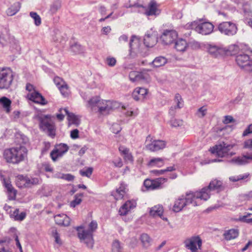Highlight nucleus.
<instances>
[{"mask_svg":"<svg viewBox=\"0 0 252 252\" xmlns=\"http://www.w3.org/2000/svg\"><path fill=\"white\" fill-rule=\"evenodd\" d=\"M119 106L120 104L117 101L102 99L98 96L91 97L87 104V107L91 111L97 110L100 115H108Z\"/></svg>","mask_w":252,"mask_h":252,"instance_id":"nucleus-1","label":"nucleus"},{"mask_svg":"<svg viewBox=\"0 0 252 252\" xmlns=\"http://www.w3.org/2000/svg\"><path fill=\"white\" fill-rule=\"evenodd\" d=\"M28 150L22 145L7 148L4 150L3 154L4 158L7 162L12 164H18L27 158Z\"/></svg>","mask_w":252,"mask_h":252,"instance_id":"nucleus-2","label":"nucleus"},{"mask_svg":"<svg viewBox=\"0 0 252 252\" xmlns=\"http://www.w3.org/2000/svg\"><path fill=\"white\" fill-rule=\"evenodd\" d=\"M97 228V223L94 220H92L88 225L84 224L82 226L77 228L78 237L89 248L92 249L93 248L94 244L93 233Z\"/></svg>","mask_w":252,"mask_h":252,"instance_id":"nucleus-3","label":"nucleus"},{"mask_svg":"<svg viewBox=\"0 0 252 252\" xmlns=\"http://www.w3.org/2000/svg\"><path fill=\"white\" fill-rule=\"evenodd\" d=\"M198 197L196 192L190 191L187 193L185 197L182 196L176 200L173 206V211L175 212H179L184 207L190 204L193 206L200 205L202 202L199 198H197Z\"/></svg>","mask_w":252,"mask_h":252,"instance_id":"nucleus-4","label":"nucleus"},{"mask_svg":"<svg viewBox=\"0 0 252 252\" xmlns=\"http://www.w3.org/2000/svg\"><path fill=\"white\" fill-rule=\"evenodd\" d=\"M14 73L9 67H0V90H7L11 87Z\"/></svg>","mask_w":252,"mask_h":252,"instance_id":"nucleus-5","label":"nucleus"},{"mask_svg":"<svg viewBox=\"0 0 252 252\" xmlns=\"http://www.w3.org/2000/svg\"><path fill=\"white\" fill-rule=\"evenodd\" d=\"M222 186V182L218 180L214 179L211 181L208 187L202 188L200 190L195 191L201 202L206 201L210 198V192L218 190Z\"/></svg>","mask_w":252,"mask_h":252,"instance_id":"nucleus-6","label":"nucleus"},{"mask_svg":"<svg viewBox=\"0 0 252 252\" xmlns=\"http://www.w3.org/2000/svg\"><path fill=\"white\" fill-rule=\"evenodd\" d=\"M234 146V145L222 142L213 147L210 149V151L220 158L232 156L235 153L230 152V150Z\"/></svg>","mask_w":252,"mask_h":252,"instance_id":"nucleus-7","label":"nucleus"},{"mask_svg":"<svg viewBox=\"0 0 252 252\" xmlns=\"http://www.w3.org/2000/svg\"><path fill=\"white\" fill-rule=\"evenodd\" d=\"M188 28L194 29L195 31L203 35L209 34L214 30V25L210 22H203L198 24L197 21H194L186 25Z\"/></svg>","mask_w":252,"mask_h":252,"instance_id":"nucleus-8","label":"nucleus"},{"mask_svg":"<svg viewBox=\"0 0 252 252\" xmlns=\"http://www.w3.org/2000/svg\"><path fill=\"white\" fill-rule=\"evenodd\" d=\"M235 62L242 69L247 71H252V59L248 55L242 51H239L236 55Z\"/></svg>","mask_w":252,"mask_h":252,"instance_id":"nucleus-9","label":"nucleus"},{"mask_svg":"<svg viewBox=\"0 0 252 252\" xmlns=\"http://www.w3.org/2000/svg\"><path fill=\"white\" fill-rule=\"evenodd\" d=\"M39 126L40 128L46 131L50 136L54 137L55 136L56 127L55 124L50 117L45 116L41 117L40 118Z\"/></svg>","mask_w":252,"mask_h":252,"instance_id":"nucleus-10","label":"nucleus"},{"mask_svg":"<svg viewBox=\"0 0 252 252\" xmlns=\"http://www.w3.org/2000/svg\"><path fill=\"white\" fill-rule=\"evenodd\" d=\"M244 147L250 149V153L239 157L233 159V160L238 164H245L250 161H252V139H250L245 141Z\"/></svg>","mask_w":252,"mask_h":252,"instance_id":"nucleus-11","label":"nucleus"},{"mask_svg":"<svg viewBox=\"0 0 252 252\" xmlns=\"http://www.w3.org/2000/svg\"><path fill=\"white\" fill-rule=\"evenodd\" d=\"M202 241L198 236H194L187 239L185 241V246L191 252H198L201 249Z\"/></svg>","mask_w":252,"mask_h":252,"instance_id":"nucleus-12","label":"nucleus"},{"mask_svg":"<svg viewBox=\"0 0 252 252\" xmlns=\"http://www.w3.org/2000/svg\"><path fill=\"white\" fill-rule=\"evenodd\" d=\"M219 31L223 34L231 36L235 34L237 32V27L232 22H223L218 26Z\"/></svg>","mask_w":252,"mask_h":252,"instance_id":"nucleus-13","label":"nucleus"},{"mask_svg":"<svg viewBox=\"0 0 252 252\" xmlns=\"http://www.w3.org/2000/svg\"><path fill=\"white\" fill-rule=\"evenodd\" d=\"M129 189L127 184L123 182L120 184L119 188L112 192V195L116 200L125 199L129 198Z\"/></svg>","mask_w":252,"mask_h":252,"instance_id":"nucleus-14","label":"nucleus"},{"mask_svg":"<svg viewBox=\"0 0 252 252\" xmlns=\"http://www.w3.org/2000/svg\"><path fill=\"white\" fill-rule=\"evenodd\" d=\"M178 36L175 30H165L160 36V40L165 45H170L177 39Z\"/></svg>","mask_w":252,"mask_h":252,"instance_id":"nucleus-15","label":"nucleus"},{"mask_svg":"<svg viewBox=\"0 0 252 252\" xmlns=\"http://www.w3.org/2000/svg\"><path fill=\"white\" fill-rule=\"evenodd\" d=\"M167 178H158L155 179H146L144 182L145 188L149 190H154L161 189L164 183L167 182Z\"/></svg>","mask_w":252,"mask_h":252,"instance_id":"nucleus-16","label":"nucleus"},{"mask_svg":"<svg viewBox=\"0 0 252 252\" xmlns=\"http://www.w3.org/2000/svg\"><path fill=\"white\" fill-rule=\"evenodd\" d=\"M160 4L156 0H151L145 8V14L147 16H158L161 13Z\"/></svg>","mask_w":252,"mask_h":252,"instance_id":"nucleus-17","label":"nucleus"},{"mask_svg":"<svg viewBox=\"0 0 252 252\" xmlns=\"http://www.w3.org/2000/svg\"><path fill=\"white\" fill-rule=\"evenodd\" d=\"M38 183L37 178H29L23 175H18L16 177V184L20 188L31 187Z\"/></svg>","mask_w":252,"mask_h":252,"instance_id":"nucleus-18","label":"nucleus"},{"mask_svg":"<svg viewBox=\"0 0 252 252\" xmlns=\"http://www.w3.org/2000/svg\"><path fill=\"white\" fill-rule=\"evenodd\" d=\"M69 149L68 146L63 143L56 145L53 150L50 153V157L54 161L62 157Z\"/></svg>","mask_w":252,"mask_h":252,"instance_id":"nucleus-19","label":"nucleus"},{"mask_svg":"<svg viewBox=\"0 0 252 252\" xmlns=\"http://www.w3.org/2000/svg\"><path fill=\"white\" fill-rule=\"evenodd\" d=\"M129 77L130 81L135 82L142 81H148L150 79V75L144 71L138 72L133 71L129 73Z\"/></svg>","mask_w":252,"mask_h":252,"instance_id":"nucleus-20","label":"nucleus"},{"mask_svg":"<svg viewBox=\"0 0 252 252\" xmlns=\"http://www.w3.org/2000/svg\"><path fill=\"white\" fill-rule=\"evenodd\" d=\"M137 205L136 201L134 199L127 200L120 208L119 213L121 216H125L131 210L134 209Z\"/></svg>","mask_w":252,"mask_h":252,"instance_id":"nucleus-21","label":"nucleus"},{"mask_svg":"<svg viewBox=\"0 0 252 252\" xmlns=\"http://www.w3.org/2000/svg\"><path fill=\"white\" fill-rule=\"evenodd\" d=\"M119 151L126 162H133L134 157L129 148L124 145H120L119 147Z\"/></svg>","mask_w":252,"mask_h":252,"instance_id":"nucleus-22","label":"nucleus"},{"mask_svg":"<svg viewBox=\"0 0 252 252\" xmlns=\"http://www.w3.org/2000/svg\"><path fill=\"white\" fill-rule=\"evenodd\" d=\"M207 49L208 53L214 57L222 56L226 54L225 49L215 45H208Z\"/></svg>","mask_w":252,"mask_h":252,"instance_id":"nucleus-23","label":"nucleus"},{"mask_svg":"<svg viewBox=\"0 0 252 252\" xmlns=\"http://www.w3.org/2000/svg\"><path fill=\"white\" fill-rule=\"evenodd\" d=\"M27 98L34 103L42 105H45L47 103L44 97L37 91H35L32 93L27 94Z\"/></svg>","mask_w":252,"mask_h":252,"instance_id":"nucleus-24","label":"nucleus"},{"mask_svg":"<svg viewBox=\"0 0 252 252\" xmlns=\"http://www.w3.org/2000/svg\"><path fill=\"white\" fill-rule=\"evenodd\" d=\"M166 146V142L163 140H154L146 145V148L151 151L155 152L162 150Z\"/></svg>","mask_w":252,"mask_h":252,"instance_id":"nucleus-25","label":"nucleus"},{"mask_svg":"<svg viewBox=\"0 0 252 252\" xmlns=\"http://www.w3.org/2000/svg\"><path fill=\"white\" fill-rule=\"evenodd\" d=\"M157 42V34L154 32H151L145 35L144 43L149 47H153Z\"/></svg>","mask_w":252,"mask_h":252,"instance_id":"nucleus-26","label":"nucleus"},{"mask_svg":"<svg viewBox=\"0 0 252 252\" xmlns=\"http://www.w3.org/2000/svg\"><path fill=\"white\" fill-rule=\"evenodd\" d=\"M148 93V89L142 87H137L133 91L132 96L135 100H143L146 97Z\"/></svg>","mask_w":252,"mask_h":252,"instance_id":"nucleus-27","label":"nucleus"},{"mask_svg":"<svg viewBox=\"0 0 252 252\" xmlns=\"http://www.w3.org/2000/svg\"><path fill=\"white\" fill-rule=\"evenodd\" d=\"M175 41L174 47L177 51L183 52L187 50L189 46L186 40L182 38H177Z\"/></svg>","mask_w":252,"mask_h":252,"instance_id":"nucleus-28","label":"nucleus"},{"mask_svg":"<svg viewBox=\"0 0 252 252\" xmlns=\"http://www.w3.org/2000/svg\"><path fill=\"white\" fill-rule=\"evenodd\" d=\"M4 185L7 189L9 199L10 200L15 199L16 195V190L13 188L10 182L8 180L4 179Z\"/></svg>","mask_w":252,"mask_h":252,"instance_id":"nucleus-29","label":"nucleus"},{"mask_svg":"<svg viewBox=\"0 0 252 252\" xmlns=\"http://www.w3.org/2000/svg\"><path fill=\"white\" fill-rule=\"evenodd\" d=\"M163 213V208L161 205H158L154 206L151 209L150 215L154 217H159L163 220H167V218H162Z\"/></svg>","mask_w":252,"mask_h":252,"instance_id":"nucleus-30","label":"nucleus"},{"mask_svg":"<svg viewBox=\"0 0 252 252\" xmlns=\"http://www.w3.org/2000/svg\"><path fill=\"white\" fill-rule=\"evenodd\" d=\"M55 220L60 225L68 226L70 223V219L65 214H59L55 216Z\"/></svg>","mask_w":252,"mask_h":252,"instance_id":"nucleus-31","label":"nucleus"},{"mask_svg":"<svg viewBox=\"0 0 252 252\" xmlns=\"http://www.w3.org/2000/svg\"><path fill=\"white\" fill-rule=\"evenodd\" d=\"M62 110L63 109H61L60 110V112H61ZM63 110L67 116V119L70 123L76 125H78L79 124L80 120L77 116L75 115L73 113H69L66 108L63 109Z\"/></svg>","mask_w":252,"mask_h":252,"instance_id":"nucleus-32","label":"nucleus"},{"mask_svg":"<svg viewBox=\"0 0 252 252\" xmlns=\"http://www.w3.org/2000/svg\"><path fill=\"white\" fill-rule=\"evenodd\" d=\"M238 235L239 230L237 229H231L225 231L223 236L225 240L228 241L237 238Z\"/></svg>","mask_w":252,"mask_h":252,"instance_id":"nucleus-33","label":"nucleus"},{"mask_svg":"<svg viewBox=\"0 0 252 252\" xmlns=\"http://www.w3.org/2000/svg\"><path fill=\"white\" fill-rule=\"evenodd\" d=\"M0 104L2 105L7 113L11 111V101L5 96H3L0 98Z\"/></svg>","mask_w":252,"mask_h":252,"instance_id":"nucleus-34","label":"nucleus"},{"mask_svg":"<svg viewBox=\"0 0 252 252\" xmlns=\"http://www.w3.org/2000/svg\"><path fill=\"white\" fill-rule=\"evenodd\" d=\"M164 164V159L161 158H153L149 160L147 165L149 166L161 167Z\"/></svg>","mask_w":252,"mask_h":252,"instance_id":"nucleus-35","label":"nucleus"},{"mask_svg":"<svg viewBox=\"0 0 252 252\" xmlns=\"http://www.w3.org/2000/svg\"><path fill=\"white\" fill-rule=\"evenodd\" d=\"M0 252H13L8 241L0 240Z\"/></svg>","mask_w":252,"mask_h":252,"instance_id":"nucleus-36","label":"nucleus"},{"mask_svg":"<svg viewBox=\"0 0 252 252\" xmlns=\"http://www.w3.org/2000/svg\"><path fill=\"white\" fill-rule=\"evenodd\" d=\"M167 63V59L162 56L157 57L153 62V65L156 67L164 65Z\"/></svg>","mask_w":252,"mask_h":252,"instance_id":"nucleus-37","label":"nucleus"},{"mask_svg":"<svg viewBox=\"0 0 252 252\" xmlns=\"http://www.w3.org/2000/svg\"><path fill=\"white\" fill-rule=\"evenodd\" d=\"M19 209H15L12 214V216L14 217L15 220L22 221L26 218V213L23 212L19 214Z\"/></svg>","mask_w":252,"mask_h":252,"instance_id":"nucleus-38","label":"nucleus"},{"mask_svg":"<svg viewBox=\"0 0 252 252\" xmlns=\"http://www.w3.org/2000/svg\"><path fill=\"white\" fill-rule=\"evenodd\" d=\"M83 194H77L74 196V199L70 202V206L72 208L75 207L81 203L82 200Z\"/></svg>","mask_w":252,"mask_h":252,"instance_id":"nucleus-39","label":"nucleus"},{"mask_svg":"<svg viewBox=\"0 0 252 252\" xmlns=\"http://www.w3.org/2000/svg\"><path fill=\"white\" fill-rule=\"evenodd\" d=\"M249 174L245 173L237 176H231L229 178V179L231 181L233 182H235L237 181L245 180L246 179L249 178Z\"/></svg>","mask_w":252,"mask_h":252,"instance_id":"nucleus-40","label":"nucleus"},{"mask_svg":"<svg viewBox=\"0 0 252 252\" xmlns=\"http://www.w3.org/2000/svg\"><path fill=\"white\" fill-rule=\"evenodd\" d=\"M141 242L144 247H148L150 245L151 239L147 234H142L140 237Z\"/></svg>","mask_w":252,"mask_h":252,"instance_id":"nucleus-41","label":"nucleus"},{"mask_svg":"<svg viewBox=\"0 0 252 252\" xmlns=\"http://www.w3.org/2000/svg\"><path fill=\"white\" fill-rule=\"evenodd\" d=\"M122 250L123 248L120 242L118 240H115L112 243V252H122Z\"/></svg>","mask_w":252,"mask_h":252,"instance_id":"nucleus-42","label":"nucleus"},{"mask_svg":"<svg viewBox=\"0 0 252 252\" xmlns=\"http://www.w3.org/2000/svg\"><path fill=\"white\" fill-rule=\"evenodd\" d=\"M31 17L34 20V24L36 26H38L41 23V18L37 13L34 12H31L30 14Z\"/></svg>","mask_w":252,"mask_h":252,"instance_id":"nucleus-43","label":"nucleus"},{"mask_svg":"<svg viewBox=\"0 0 252 252\" xmlns=\"http://www.w3.org/2000/svg\"><path fill=\"white\" fill-rule=\"evenodd\" d=\"M59 89L60 90L62 95L64 96H67L70 94L68 87L66 83H65L62 86H60V88H59Z\"/></svg>","mask_w":252,"mask_h":252,"instance_id":"nucleus-44","label":"nucleus"},{"mask_svg":"<svg viewBox=\"0 0 252 252\" xmlns=\"http://www.w3.org/2000/svg\"><path fill=\"white\" fill-rule=\"evenodd\" d=\"M10 40V36L8 34L0 36V43L3 46L7 45Z\"/></svg>","mask_w":252,"mask_h":252,"instance_id":"nucleus-45","label":"nucleus"},{"mask_svg":"<svg viewBox=\"0 0 252 252\" xmlns=\"http://www.w3.org/2000/svg\"><path fill=\"white\" fill-rule=\"evenodd\" d=\"M93 168L92 167H88L80 171L81 175L83 176L90 177L92 174Z\"/></svg>","mask_w":252,"mask_h":252,"instance_id":"nucleus-46","label":"nucleus"},{"mask_svg":"<svg viewBox=\"0 0 252 252\" xmlns=\"http://www.w3.org/2000/svg\"><path fill=\"white\" fill-rule=\"evenodd\" d=\"M175 101L177 103V107L181 108L183 106V101L181 96L179 94H176L175 97Z\"/></svg>","mask_w":252,"mask_h":252,"instance_id":"nucleus-47","label":"nucleus"},{"mask_svg":"<svg viewBox=\"0 0 252 252\" xmlns=\"http://www.w3.org/2000/svg\"><path fill=\"white\" fill-rule=\"evenodd\" d=\"M54 82L58 88L66 83L62 78L58 76H56L54 78Z\"/></svg>","mask_w":252,"mask_h":252,"instance_id":"nucleus-48","label":"nucleus"},{"mask_svg":"<svg viewBox=\"0 0 252 252\" xmlns=\"http://www.w3.org/2000/svg\"><path fill=\"white\" fill-rule=\"evenodd\" d=\"M53 236L55 239V242L57 244H58L59 245H61L62 244V240L60 239V235L57 232L56 230L53 232Z\"/></svg>","mask_w":252,"mask_h":252,"instance_id":"nucleus-49","label":"nucleus"},{"mask_svg":"<svg viewBox=\"0 0 252 252\" xmlns=\"http://www.w3.org/2000/svg\"><path fill=\"white\" fill-rule=\"evenodd\" d=\"M236 220L248 223H252V218L247 219V216H240L238 219H236Z\"/></svg>","mask_w":252,"mask_h":252,"instance_id":"nucleus-50","label":"nucleus"},{"mask_svg":"<svg viewBox=\"0 0 252 252\" xmlns=\"http://www.w3.org/2000/svg\"><path fill=\"white\" fill-rule=\"evenodd\" d=\"M106 63L111 66H114L116 63V60L114 58H107L106 60Z\"/></svg>","mask_w":252,"mask_h":252,"instance_id":"nucleus-51","label":"nucleus"},{"mask_svg":"<svg viewBox=\"0 0 252 252\" xmlns=\"http://www.w3.org/2000/svg\"><path fill=\"white\" fill-rule=\"evenodd\" d=\"M207 109L204 107H202L198 110L197 115L200 117H203L206 114Z\"/></svg>","mask_w":252,"mask_h":252,"instance_id":"nucleus-52","label":"nucleus"},{"mask_svg":"<svg viewBox=\"0 0 252 252\" xmlns=\"http://www.w3.org/2000/svg\"><path fill=\"white\" fill-rule=\"evenodd\" d=\"M26 89L28 92L27 94L32 93L36 91L33 86L30 83L27 84Z\"/></svg>","mask_w":252,"mask_h":252,"instance_id":"nucleus-53","label":"nucleus"},{"mask_svg":"<svg viewBox=\"0 0 252 252\" xmlns=\"http://www.w3.org/2000/svg\"><path fill=\"white\" fill-rule=\"evenodd\" d=\"M252 133V124L250 125L244 131L243 136H246L249 134Z\"/></svg>","mask_w":252,"mask_h":252,"instance_id":"nucleus-54","label":"nucleus"},{"mask_svg":"<svg viewBox=\"0 0 252 252\" xmlns=\"http://www.w3.org/2000/svg\"><path fill=\"white\" fill-rule=\"evenodd\" d=\"M234 122V120L231 116H226L223 121V123L225 124H228Z\"/></svg>","mask_w":252,"mask_h":252,"instance_id":"nucleus-55","label":"nucleus"},{"mask_svg":"<svg viewBox=\"0 0 252 252\" xmlns=\"http://www.w3.org/2000/svg\"><path fill=\"white\" fill-rule=\"evenodd\" d=\"M113 163L114 164V166L117 167H121L123 165V161L120 158H118V159L113 161Z\"/></svg>","mask_w":252,"mask_h":252,"instance_id":"nucleus-56","label":"nucleus"},{"mask_svg":"<svg viewBox=\"0 0 252 252\" xmlns=\"http://www.w3.org/2000/svg\"><path fill=\"white\" fill-rule=\"evenodd\" d=\"M70 137L72 139L78 138L79 137V130L77 129L72 130L70 132Z\"/></svg>","mask_w":252,"mask_h":252,"instance_id":"nucleus-57","label":"nucleus"},{"mask_svg":"<svg viewBox=\"0 0 252 252\" xmlns=\"http://www.w3.org/2000/svg\"><path fill=\"white\" fill-rule=\"evenodd\" d=\"M62 178L67 181H72L74 179V177L70 174H64L63 175Z\"/></svg>","mask_w":252,"mask_h":252,"instance_id":"nucleus-58","label":"nucleus"},{"mask_svg":"<svg viewBox=\"0 0 252 252\" xmlns=\"http://www.w3.org/2000/svg\"><path fill=\"white\" fill-rule=\"evenodd\" d=\"M246 21L248 25L252 27V13H251L249 17L246 18Z\"/></svg>","mask_w":252,"mask_h":252,"instance_id":"nucleus-59","label":"nucleus"},{"mask_svg":"<svg viewBox=\"0 0 252 252\" xmlns=\"http://www.w3.org/2000/svg\"><path fill=\"white\" fill-rule=\"evenodd\" d=\"M44 170L47 172H52L53 168L49 164H45L43 165Z\"/></svg>","mask_w":252,"mask_h":252,"instance_id":"nucleus-60","label":"nucleus"},{"mask_svg":"<svg viewBox=\"0 0 252 252\" xmlns=\"http://www.w3.org/2000/svg\"><path fill=\"white\" fill-rule=\"evenodd\" d=\"M50 147V143L49 142H45L44 143V147L42 150L43 153L46 152Z\"/></svg>","mask_w":252,"mask_h":252,"instance_id":"nucleus-61","label":"nucleus"},{"mask_svg":"<svg viewBox=\"0 0 252 252\" xmlns=\"http://www.w3.org/2000/svg\"><path fill=\"white\" fill-rule=\"evenodd\" d=\"M153 173L156 175H160L164 174L165 170H155L152 171Z\"/></svg>","mask_w":252,"mask_h":252,"instance_id":"nucleus-62","label":"nucleus"},{"mask_svg":"<svg viewBox=\"0 0 252 252\" xmlns=\"http://www.w3.org/2000/svg\"><path fill=\"white\" fill-rule=\"evenodd\" d=\"M15 241H16V245L17 246V247L19 249L20 252H23L22 246L20 243V242H19V240L18 239L17 236H16V237H15Z\"/></svg>","mask_w":252,"mask_h":252,"instance_id":"nucleus-63","label":"nucleus"},{"mask_svg":"<svg viewBox=\"0 0 252 252\" xmlns=\"http://www.w3.org/2000/svg\"><path fill=\"white\" fill-rule=\"evenodd\" d=\"M182 124V121H179L176 122V120H172L171 121V125L174 126H177L181 125Z\"/></svg>","mask_w":252,"mask_h":252,"instance_id":"nucleus-64","label":"nucleus"}]
</instances>
